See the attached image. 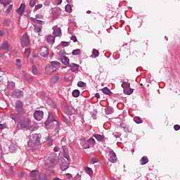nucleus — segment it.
Returning a JSON list of instances; mask_svg holds the SVG:
<instances>
[{
    "label": "nucleus",
    "instance_id": "nucleus-1",
    "mask_svg": "<svg viewBox=\"0 0 180 180\" xmlns=\"http://www.w3.org/2000/svg\"><path fill=\"white\" fill-rule=\"evenodd\" d=\"M15 109L17 113H11L10 117L12 120H14L15 123H16L20 120L24 115H26V110H25V108H23V103L19 100L15 101Z\"/></svg>",
    "mask_w": 180,
    "mask_h": 180
},
{
    "label": "nucleus",
    "instance_id": "nucleus-2",
    "mask_svg": "<svg viewBox=\"0 0 180 180\" xmlns=\"http://www.w3.org/2000/svg\"><path fill=\"white\" fill-rule=\"evenodd\" d=\"M46 126H51L54 129L55 133H58V129L60 128V123L57 120V117L54 113L51 112L49 115L47 120L45 122Z\"/></svg>",
    "mask_w": 180,
    "mask_h": 180
},
{
    "label": "nucleus",
    "instance_id": "nucleus-3",
    "mask_svg": "<svg viewBox=\"0 0 180 180\" xmlns=\"http://www.w3.org/2000/svg\"><path fill=\"white\" fill-rule=\"evenodd\" d=\"M16 123H19L21 129H27L31 131H34V130H36V127L32 124V121L28 118H25L23 115L20 120L16 122Z\"/></svg>",
    "mask_w": 180,
    "mask_h": 180
},
{
    "label": "nucleus",
    "instance_id": "nucleus-4",
    "mask_svg": "<svg viewBox=\"0 0 180 180\" xmlns=\"http://www.w3.org/2000/svg\"><path fill=\"white\" fill-rule=\"evenodd\" d=\"M41 139V135L38 134H33L30 136V139L27 142L28 146L34 148L40 146V139Z\"/></svg>",
    "mask_w": 180,
    "mask_h": 180
},
{
    "label": "nucleus",
    "instance_id": "nucleus-5",
    "mask_svg": "<svg viewBox=\"0 0 180 180\" xmlns=\"http://www.w3.org/2000/svg\"><path fill=\"white\" fill-rule=\"evenodd\" d=\"M57 164V161L53 158L48 159L45 162V167L46 169H52V168H54L56 167V165Z\"/></svg>",
    "mask_w": 180,
    "mask_h": 180
},
{
    "label": "nucleus",
    "instance_id": "nucleus-6",
    "mask_svg": "<svg viewBox=\"0 0 180 180\" xmlns=\"http://www.w3.org/2000/svg\"><path fill=\"white\" fill-rule=\"evenodd\" d=\"M21 46L22 47H27L30 44V40L27 34H24L21 38Z\"/></svg>",
    "mask_w": 180,
    "mask_h": 180
},
{
    "label": "nucleus",
    "instance_id": "nucleus-7",
    "mask_svg": "<svg viewBox=\"0 0 180 180\" xmlns=\"http://www.w3.org/2000/svg\"><path fill=\"white\" fill-rule=\"evenodd\" d=\"M44 112L41 110H36L34 113V117L36 120L40 121L43 119Z\"/></svg>",
    "mask_w": 180,
    "mask_h": 180
},
{
    "label": "nucleus",
    "instance_id": "nucleus-8",
    "mask_svg": "<svg viewBox=\"0 0 180 180\" xmlns=\"http://www.w3.org/2000/svg\"><path fill=\"white\" fill-rule=\"evenodd\" d=\"M95 146V139L94 138H90L86 143V144L84 146V148H91V147H93Z\"/></svg>",
    "mask_w": 180,
    "mask_h": 180
},
{
    "label": "nucleus",
    "instance_id": "nucleus-9",
    "mask_svg": "<svg viewBox=\"0 0 180 180\" xmlns=\"http://www.w3.org/2000/svg\"><path fill=\"white\" fill-rule=\"evenodd\" d=\"M60 165L61 171H65L66 169H68L70 163L65 161V160H62L61 162H60Z\"/></svg>",
    "mask_w": 180,
    "mask_h": 180
},
{
    "label": "nucleus",
    "instance_id": "nucleus-10",
    "mask_svg": "<svg viewBox=\"0 0 180 180\" xmlns=\"http://www.w3.org/2000/svg\"><path fill=\"white\" fill-rule=\"evenodd\" d=\"M25 9H26V5L25 4H21L20 7L15 11L20 16H23V13H25Z\"/></svg>",
    "mask_w": 180,
    "mask_h": 180
},
{
    "label": "nucleus",
    "instance_id": "nucleus-11",
    "mask_svg": "<svg viewBox=\"0 0 180 180\" xmlns=\"http://www.w3.org/2000/svg\"><path fill=\"white\" fill-rule=\"evenodd\" d=\"M39 53L41 57H47L49 56V49L46 46H42L39 50Z\"/></svg>",
    "mask_w": 180,
    "mask_h": 180
},
{
    "label": "nucleus",
    "instance_id": "nucleus-12",
    "mask_svg": "<svg viewBox=\"0 0 180 180\" xmlns=\"http://www.w3.org/2000/svg\"><path fill=\"white\" fill-rule=\"evenodd\" d=\"M109 161H110V162H116V161H117V158H116V153H115V152L113 150H110L109 151Z\"/></svg>",
    "mask_w": 180,
    "mask_h": 180
},
{
    "label": "nucleus",
    "instance_id": "nucleus-13",
    "mask_svg": "<svg viewBox=\"0 0 180 180\" xmlns=\"http://www.w3.org/2000/svg\"><path fill=\"white\" fill-rule=\"evenodd\" d=\"M12 96L13 98H22V96H23V91L20 90H14L12 92Z\"/></svg>",
    "mask_w": 180,
    "mask_h": 180
},
{
    "label": "nucleus",
    "instance_id": "nucleus-14",
    "mask_svg": "<svg viewBox=\"0 0 180 180\" xmlns=\"http://www.w3.org/2000/svg\"><path fill=\"white\" fill-rule=\"evenodd\" d=\"M68 67L70 68L71 71L72 72H77L78 70L79 69V65H77L75 63H70L69 64Z\"/></svg>",
    "mask_w": 180,
    "mask_h": 180
},
{
    "label": "nucleus",
    "instance_id": "nucleus-15",
    "mask_svg": "<svg viewBox=\"0 0 180 180\" xmlns=\"http://www.w3.org/2000/svg\"><path fill=\"white\" fill-rule=\"evenodd\" d=\"M22 79H25V81H27V82H32L33 81V76H32L27 73H25L22 76Z\"/></svg>",
    "mask_w": 180,
    "mask_h": 180
},
{
    "label": "nucleus",
    "instance_id": "nucleus-16",
    "mask_svg": "<svg viewBox=\"0 0 180 180\" xmlns=\"http://www.w3.org/2000/svg\"><path fill=\"white\" fill-rule=\"evenodd\" d=\"M0 49H1L2 50H6L8 51V50H11V46H9V43L5 41L1 44Z\"/></svg>",
    "mask_w": 180,
    "mask_h": 180
},
{
    "label": "nucleus",
    "instance_id": "nucleus-17",
    "mask_svg": "<svg viewBox=\"0 0 180 180\" xmlns=\"http://www.w3.org/2000/svg\"><path fill=\"white\" fill-rule=\"evenodd\" d=\"M60 78V74L56 73L53 77H51V84L52 85H54V84H57V82L58 81V79Z\"/></svg>",
    "mask_w": 180,
    "mask_h": 180
},
{
    "label": "nucleus",
    "instance_id": "nucleus-18",
    "mask_svg": "<svg viewBox=\"0 0 180 180\" xmlns=\"http://www.w3.org/2000/svg\"><path fill=\"white\" fill-rule=\"evenodd\" d=\"M60 61L64 65H70V59L67 56H62L60 58Z\"/></svg>",
    "mask_w": 180,
    "mask_h": 180
},
{
    "label": "nucleus",
    "instance_id": "nucleus-19",
    "mask_svg": "<svg viewBox=\"0 0 180 180\" xmlns=\"http://www.w3.org/2000/svg\"><path fill=\"white\" fill-rule=\"evenodd\" d=\"M45 70L46 74H53V72L56 71V69H53L51 65H46L45 68Z\"/></svg>",
    "mask_w": 180,
    "mask_h": 180
},
{
    "label": "nucleus",
    "instance_id": "nucleus-20",
    "mask_svg": "<svg viewBox=\"0 0 180 180\" xmlns=\"http://www.w3.org/2000/svg\"><path fill=\"white\" fill-rule=\"evenodd\" d=\"M53 34H54V36L58 37V36L61 35V29L58 28L56 27H53Z\"/></svg>",
    "mask_w": 180,
    "mask_h": 180
},
{
    "label": "nucleus",
    "instance_id": "nucleus-21",
    "mask_svg": "<svg viewBox=\"0 0 180 180\" xmlns=\"http://www.w3.org/2000/svg\"><path fill=\"white\" fill-rule=\"evenodd\" d=\"M84 171L86 174H88V175H89V176H91L92 175H94V171L92 170V169H91L89 167H85Z\"/></svg>",
    "mask_w": 180,
    "mask_h": 180
},
{
    "label": "nucleus",
    "instance_id": "nucleus-22",
    "mask_svg": "<svg viewBox=\"0 0 180 180\" xmlns=\"http://www.w3.org/2000/svg\"><path fill=\"white\" fill-rule=\"evenodd\" d=\"M32 72L34 75H40V71H39L37 68H36L34 65H33L32 68Z\"/></svg>",
    "mask_w": 180,
    "mask_h": 180
},
{
    "label": "nucleus",
    "instance_id": "nucleus-23",
    "mask_svg": "<svg viewBox=\"0 0 180 180\" xmlns=\"http://www.w3.org/2000/svg\"><path fill=\"white\" fill-rule=\"evenodd\" d=\"M46 140L47 146H49V147H51V146H53V139H51V136H48L47 137H46Z\"/></svg>",
    "mask_w": 180,
    "mask_h": 180
},
{
    "label": "nucleus",
    "instance_id": "nucleus-24",
    "mask_svg": "<svg viewBox=\"0 0 180 180\" xmlns=\"http://www.w3.org/2000/svg\"><path fill=\"white\" fill-rule=\"evenodd\" d=\"M46 40L49 44H53L54 43L55 38L52 35H49Z\"/></svg>",
    "mask_w": 180,
    "mask_h": 180
},
{
    "label": "nucleus",
    "instance_id": "nucleus-25",
    "mask_svg": "<svg viewBox=\"0 0 180 180\" xmlns=\"http://www.w3.org/2000/svg\"><path fill=\"white\" fill-rule=\"evenodd\" d=\"M51 67L53 68H57V67H60L61 65V63H60V62H57V61H52L51 62Z\"/></svg>",
    "mask_w": 180,
    "mask_h": 180
},
{
    "label": "nucleus",
    "instance_id": "nucleus-26",
    "mask_svg": "<svg viewBox=\"0 0 180 180\" xmlns=\"http://www.w3.org/2000/svg\"><path fill=\"white\" fill-rule=\"evenodd\" d=\"M37 175H39V171L37 170H32L30 174V176L32 178H37Z\"/></svg>",
    "mask_w": 180,
    "mask_h": 180
},
{
    "label": "nucleus",
    "instance_id": "nucleus-27",
    "mask_svg": "<svg viewBox=\"0 0 180 180\" xmlns=\"http://www.w3.org/2000/svg\"><path fill=\"white\" fill-rule=\"evenodd\" d=\"M140 162H141V165H146V164H147V162H148V158H147L146 157L143 156L141 159Z\"/></svg>",
    "mask_w": 180,
    "mask_h": 180
},
{
    "label": "nucleus",
    "instance_id": "nucleus-28",
    "mask_svg": "<svg viewBox=\"0 0 180 180\" xmlns=\"http://www.w3.org/2000/svg\"><path fill=\"white\" fill-rule=\"evenodd\" d=\"M102 91L103 94H105V95H112V91H110V90L108 89V87L103 88Z\"/></svg>",
    "mask_w": 180,
    "mask_h": 180
},
{
    "label": "nucleus",
    "instance_id": "nucleus-29",
    "mask_svg": "<svg viewBox=\"0 0 180 180\" xmlns=\"http://www.w3.org/2000/svg\"><path fill=\"white\" fill-rule=\"evenodd\" d=\"M30 20H32V22H34V23H38L39 25H43V21H41L40 20H37L33 17L30 18Z\"/></svg>",
    "mask_w": 180,
    "mask_h": 180
},
{
    "label": "nucleus",
    "instance_id": "nucleus-30",
    "mask_svg": "<svg viewBox=\"0 0 180 180\" xmlns=\"http://www.w3.org/2000/svg\"><path fill=\"white\" fill-rule=\"evenodd\" d=\"M12 0H0V4H2L4 6H6V5H9Z\"/></svg>",
    "mask_w": 180,
    "mask_h": 180
},
{
    "label": "nucleus",
    "instance_id": "nucleus-31",
    "mask_svg": "<svg viewBox=\"0 0 180 180\" xmlns=\"http://www.w3.org/2000/svg\"><path fill=\"white\" fill-rule=\"evenodd\" d=\"M7 88L8 89H13L15 88V82H8L7 84Z\"/></svg>",
    "mask_w": 180,
    "mask_h": 180
},
{
    "label": "nucleus",
    "instance_id": "nucleus-32",
    "mask_svg": "<svg viewBox=\"0 0 180 180\" xmlns=\"http://www.w3.org/2000/svg\"><path fill=\"white\" fill-rule=\"evenodd\" d=\"M94 137H95L98 141H102L103 140V136L101 134H94Z\"/></svg>",
    "mask_w": 180,
    "mask_h": 180
},
{
    "label": "nucleus",
    "instance_id": "nucleus-33",
    "mask_svg": "<svg viewBox=\"0 0 180 180\" xmlns=\"http://www.w3.org/2000/svg\"><path fill=\"white\" fill-rule=\"evenodd\" d=\"M65 12H68V13H71L72 11V8H71V5L67 4L65 7Z\"/></svg>",
    "mask_w": 180,
    "mask_h": 180
},
{
    "label": "nucleus",
    "instance_id": "nucleus-34",
    "mask_svg": "<svg viewBox=\"0 0 180 180\" xmlns=\"http://www.w3.org/2000/svg\"><path fill=\"white\" fill-rule=\"evenodd\" d=\"M122 88L126 89V88H130V83L124 82L121 85Z\"/></svg>",
    "mask_w": 180,
    "mask_h": 180
},
{
    "label": "nucleus",
    "instance_id": "nucleus-35",
    "mask_svg": "<svg viewBox=\"0 0 180 180\" xmlns=\"http://www.w3.org/2000/svg\"><path fill=\"white\" fill-rule=\"evenodd\" d=\"M72 94L74 98H78V96H79V90L78 89L74 90Z\"/></svg>",
    "mask_w": 180,
    "mask_h": 180
},
{
    "label": "nucleus",
    "instance_id": "nucleus-36",
    "mask_svg": "<svg viewBox=\"0 0 180 180\" xmlns=\"http://www.w3.org/2000/svg\"><path fill=\"white\" fill-rule=\"evenodd\" d=\"M16 67L18 70H22V65H20L21 60L20 59H16Z\"/></svg>",
    "mask_w": 180,
    "mask_h": 180
},
{
    "label": "nucleus",
    "instance_id": "nucleus-37",
    "mask_svg": "<svg viewBox=\"0 0 180 180\" xmlns=\"http://www.w3.org/2000/svg\"><path fill=\"white\" fill-rule=\"evenodd\" d=\"M124 95H131L133 94V89H129L128 90L124 89Z\"/></svg>",
    "mask_w": 180,
    "mask_h": 180
},
{
    "label": "nucleus",
    "instance_id": "nucleus-38",
    "mask_svg": "<svg viewBox=\"0 0 180 180\" xmlns=\"http://www.w3.org/2000/svg\"><path fill=\"white\" fill-rule=\"evenodd\" d=\"M34 31L35 32V33H40L41 32V28L40 27L34 25Z\"/></svg>",
    "mask_w": 180,
    "mask_h": 180
},
{
    "label": "nucleus",
    "instance_id": "nucleus-39",
    "mask_svg": "<svg viewBox=\"0 0 180 180\" xmlns=\"http://www.w3.org/2000/svg\"><path fill=\"white\" fill-rule=\"evenodd\" d=\"M41 8H43V4H39L35 6L34 8V11L36 12V11H39V9H41Z\"/></svg>",
    "mask_w": 180,
    "mask_h": 180
},
{
    "label": "nucleus",
    "instance_id": "nucleus-40",
    "mask_svg": "<svg viewBox=\"0 0 180 180\" xmlns=\"http://www.w3.org/2000/svg\"><path fill=\"white\" fill-rule=\"evenodd\" d=\"M134 120L135 123H138V124L143 123V120H141V118L139 117H134Z\"/></svg>",
    "mask_w": 180,
    "mask_h": 180
},
{
    "label": "nucleus",
    "instance_id": "nucleus-41",
    "mask_svg": "<svg viewBox=\"0 0 180 180\" xmlns=\"http://www.w3.org/2000/svg\"><path fill=\"white\" fill-rule=\"evenodd\" d=\"M79 53H81V49H75L72 52V56H78V54H79Z\"/></svg>",
    "mask_w": 180,
    "mask_h": 180
},
{
    "label": "nucleus",
    "instance_id": "nucleus-42",
    "mask_svg": "<svg viewBox=\"0 0 180 180\" xmlns=\"http://www.w3.org/2000/svg\"><path fill=\"white\" fill-rule=\"evenodd\" d=\"M98 161H99V159L96 158H94L90 160V164L91 165L96 164V162H98Z\"/></svg>",
    "mask_w": 180,
    "mask_h": 180
},
{
    "label": "nucleus",
    "instance_id": "nucleus-43",
    "mask_svg": "<svg viewBox=\"0 0 180 180\" xmlns=\"http://www.w3.org/2000/svg\"><path fill=\"white\" fill-rule=\"evenodd\" d=\"M92 54L95 57H98L99 56V51H98L96 49H93Z\"/></svg>",
    "mask_w": 180,
    "mask_h": 180
},
{
    "label": "nucleus",
    "instance_id": "nucleus-44",
    "mask_svg": "<svg viewBox=\"0 0 180 180\" xmlns=\"http://www.w3.org/2000/svg\"><path fill=\"white\" fill-rule=\"evenodd\" d=\"M36 1H37V0H30V6L31 8H33V6H34V5H36Z\"/></svg>",
    "mask_w": 180,
    "mask_h": 180
},
{
    "label": "nucleus",
    "instance_id": "nucleus-45",
    "mask_svg": "<svg viewBox=\"0 0 180 180\" xmlns=\"http://www.w3.org/2000/svg\"><path fill=\"white\" fill-rule=\"evenodd\" d=\"M25 57H29V56H30V49H25Z\"/></svg>",
    "mask_w": 180,
    "mask_h": 180
},
{
    "label": "nucleus",
    "instance_id": "nucleus-46",
    "mask_svg": "<svg viewBox=\"0 0 180 180\" xmlns=\"http://www.w3.org/2000/svg\"><path fill=\"white\" fill-rule=\"evenodd\" d=\"M6 127H8L6 123L0 124V130H4V129H6Z\"/></svg>",
    "mask_w": 180,
    "mask_h": 180
},
{
    "label": "nucleus",
    "instance_id": "nucleus-47",
    "mask_svg": "<svg viewBox=\"0 0 180 180\" xmlns=\"http://www.w3.org/2000/svg\"><path fill=\"white\" fill-rule=\"evenodd\" d=\"M85 85L86 84H85V83L84 82L79 81L77 83V86H79L80 88H82V87L85 86Z\"/></svg>",
    "mask_w": 180,
    "mask_h": 180
},
{
    "label": "nucleus",
    "instance_id": "nucleus-48",
    "mask_svg": "<svg viewBox=\"0 0 180 180\" xmlns=\"http://www.w3.org/2000/svg\"><path fill=\"white\" fill-rule=\"evenodd\" d=\"M72 180H81V175L77 174L74 178L72 179Z\"/></svg>",
    "mask_w": 180,
    "mask_h": 180
},
{
    "label": "nucleus",
    "instance_id": "nucleus-49",
    "mask_svg": "<svg viewBox=\"0 0 180 180\" xmlns=\"http://www.w3.org/2000/svg\"><path fill=\"white\" fill-rule=\"evenodd\" d=\"M65 175H66L67 179L72 180V174H70V173H68V174H66Z\"/></svg>",
    "mask_w": 180,
    "mask_h": 180
},
{
    "label": "nucleus",
    "instance_id": "nucleus-50",
    "mask_svg": "<svg viewBox=\"0 0 180 180\" xmlns=\"http://www.w3.org/2000/svg\"><path fill=\"white\" fill-rule=\"evenodd\" d=\"M13 6L10 5L8 8L6 9V13H11V11H12Z\"/></svg>",
    "mask_w": 180,
    "mask_h": 180
},
{
    "label": "nucleus",
    "instance_id": "nucleus-51",
    "mask_svg": "<svg viewBox=\"0 0 180 180\" xmlns=\"http://www.w3.org/2000/svg\"><path fill=\"white\" fill-rule=\"evenodd\" d=\"M61 44H63V47H68V42L67 41H62Z\"/></svg>",
    "mask_w": 180,
    "mask_h": 180
},
{
    "label": "nucleus",
    "instance_id": "nucleus-52",
    "mask_svg": "<svg viewBox=\"0 0 180 180\" xmlns=\"http://www.w3.org/2000/svg\"><path fill=\"white\" fill-rule=\"evenodd\" d=\"M70 39L71 40H72V41H74V43H76V41H77V37L75 36H72Z\"/></svg>",
    "mask_w": 180,
    "mask_h": 180
},
{
    "label": "nucleus",
    "instance_id": "nucleus-53",
    "mask_svg": "<svg viewBox=\"0 0 180 180\" xmlns=\"http://www.w3.org/2000/svg\"><path fill=\"white\" fill-rule=\"evenodd\" d=\"M56 5H61L63 0H55Z\"/></svg>",
    "mask_w": 180,
    "mask_h": 180
},
{
    "label": "nucleus",
    "instance_id": "nucleus-54",
    "mask_svg": "<svg viewBox=\"0 0 180 180\" xmlns=\"http://www.w3.org/2000/svg\"><path fill=\"white\" fill-rule=\"evenodd\" d=\"M174 130L178 131L180 129V126L179 124H176L174 126Z\"/></svg>",
    "mask_w": 180,
    "mask_h": 180
},
{
    "label": "nucleus",
    "instance_id": "nucleus-55",
    "mask_svg": "<svg viewBox=\"0 0 180 180\" xmlns=\"http://www.w3.org/2000/svg\"><path fill=\"white\" fill-rule=\"evenodd\" d=\"M55 153H58V151H60V148L58 146H56L53 149Z\"/></svg>",
    "mask_w": 180,
    "mask_h": 180
},
{
    "label": "nucleus",
    "instance_id": "nucleus-56",
    "mask_svg": "<svg viewBox=\"0 0 180 180\" xmlns=\"http://www.w3.org/2000/svg\"><path fill=\"white\" fill-rule=\"evenodd\" d=\"M105 113H106V115H110V113H112V110L110 111H109V108L106 109Z\"/></svg>",
    "mask_w": 180,
    "mask_h": 180
},
{
    "label": "nucleus",
    "instance_id": "nucleus-57",
    "mask_svg": "<svg viewBox=\"0 0 180 180\" xmlns=\"http://www.w3.org/2000/svg\"><path fill=\"white\" fill-rule=\"evenodd\" d=\"M37 19H41L43 18V15L37 14L36 15Z\"/></svg>",
    "mask_w": 180,
    "mask_h": 180
},
{
    "label": "nucleus",
    "instance_id": "nucleus-58",
    "mask_svg": "<svg viewBox=\"0 0 180 180\" xmlns=\"http://www.w3.org/2000/svg\"><path fill=\"white\" fill-rule=\"evenodd\" d=\"M95 96H96V98H97L98 99H99V98H101V95L99 94V93H96V94H95Z\"/></svg>",
    "mask_w": 180,
    "mask_h": 180
},
{
    "label": "nucleus",
    "instance_id": "nucleus-59",
    "mask_svg": "<svg viewBox=\"0 0 180 180\" xmlns=\"http://www.w3.org/2000/svg\"><path fill=\"white\" fill-rule=\"evenodd\" d=\"M53 180H61V179L58 178V177H56L53 179Z\"/></svg>",
    "mask_w": 180,
    "mask_h": 180
},
{
    "label": "nucleus",
    "instance_id": "nucleus-60",
    "mask_svg": "<svg viewBox=\"0 0 180 180\" xmlns=\"http://www.w3.org/2000/svg\"><path fill=\"white\" fill-rule=\"evenodd\" d=\"M68 4H71V0H66Z\"/></svg>",
    "mask_w": 180,
    "mask_h": 180
},
{
    "label": "nucleus",
    "instance_id": "nucleus-61",
    "mask_svg": "<svg viewBox=\"0 0 180 180\" xmlns=\"http://www.w3.org/2000/svg\"><path fill=\"white\" fill-rule=\"evenodd\" d=\"M86 13H88V14L91 13V11H87Z\"/></svg>",
    "mask_w": 180,
    "mask_h": 180
},
{
    "label": "nucleus",
    "instance_id": "nucleus-62",
    "mask_svg": "<svg viewBox=\"0 0 180 180\" xmlns=\"http://www.w3.org/2000/svg\"><path fill=\"white\" fill-rule=\"evenodd\" d=\"M24 174H25V173L22 172V173H21V176H23Z\"/></svg>",
    "mask_w": 180,
    "mask_h": 180
},
{
    "label": "nucleus",
    "instance_id": "nucleus-63",
    "mask_svg": "<svg viewBox=\"0 0 180 180\" xmlns=\"http://www.w3.org/2000/svg\"><path fill=\"white\" fill-rule=\"evenodd\" d=\"M0 36H2V32L0 31Z\"/></svg>",
    "mask_w": 180,
    "mask_h": 180
},
{
    "label": "nucleus",
    "instance_id": "nucleus-64",
    "mask_svg": "<svg viewBox=\"0 0 180 180\" xmlns=\"http://www.w3.org/2000/svg\"><path fill=\"white\" fill-rule=\"evenodd\" d=\"M12 147H13V145H11V148H12Z\"/></svg>",
    "mask_w": 180,
    "mask_h": 180
}]
</instances>
